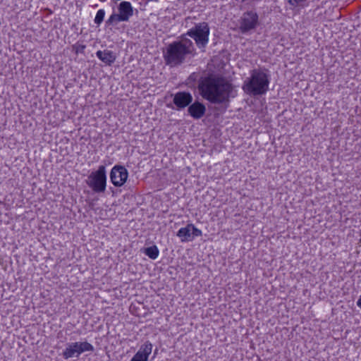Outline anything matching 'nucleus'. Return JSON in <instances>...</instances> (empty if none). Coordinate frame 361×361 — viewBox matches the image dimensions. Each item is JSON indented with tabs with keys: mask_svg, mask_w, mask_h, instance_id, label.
Wrapping results in <instances>:
<instances>
[{
	"mask_svg": "<svg viewBox=\"0 0 361 361\" xmlns=\"http://www.w3.org/2000/svg\"><path fill=\"white\" fill-rule=\"evenodd\" d=\"M119 22H123V20H121V16L118 15V13H113L106 21V24L107 25H116Z\"/></svg>",
	"mask_w": 361,
	"mask_h": 361,
	"instance_id": "17",
	"label": "nucleus"
},
{
	"mask_svg": "<svg viewBox=\"0 0 361 361\" xmlns=\"http://www.w3.org/2000/svg\"><path fill=\"white\" fill-rule=\"evenodd\" d=\"M105 16V11L103 9H99L96 14L94 18V23L97 25H99L104 20V18Z\"/></svg>",
	"mask_w": 361,
	"mask_h": 361,
	"instance_id": "18",
	"label": "nucleus"
},
{
	"mask_svg": "<svg viewBox=\"0 0 361 361\" xmlns=\"http://www.w3.org/2000/svg\"><path fill=\"white\" fill-rule=\"evenodd\" d=\"M195 49L193 42L181 36V39L169 44L166 51L164 52V59L166 65L175 67L181 65L188 55L194 56Z\"/></svg>",
	"mask_w": 361,
	"mask_h": 361,
	"instance_id": "2",
	"label": "nucleus"
},
{
	"mask_svg": "<svg viewBox=\"0 0 361 361\" xmlns=\"http://www.w3.org/2000/svg\"><path fill=\"white\" fill-rule=\"evenodd\" d=\"M270 82L269 75L262 69H253L243 82V90L249 95L259 96L267 93Z\"/></svg>",
	"mask_w": 361,
	"mask_h": 361,
	"instance_id": "3",
	"label": "nucleus"
},
{
	"mask_svg": "<svg viewBox=\"0 0 361 361\" xmlns=\"http://www.w3.org/2000/svg\"><path fill=\"white\" fill-rule=\"evenodd\" d=\"M200 78V77H199V73L195 72L192 73L187 78L185 84L190 88H195L196 82H199Z\"/></svg>",
	"mask_w": 361,
	"mask_h": 361,
	"instance_id": "15",
	"label": "nucleus"
},
{
	"mask_svg": "<svg viewBox=\"0 0 361 361\" xmlns=\"http://www.w3.org/2000/svg\"><path fill=\"white\" fill-rule=\"evenodd\" d=\"M185 35L192 37L200 49H204L209 42V27L204 22L196 24Z\"/></svg>",
	"mask_w": 361,
	"mask_h": 361,
	"instance_id": "5",
	"label": "nucleus"
},
{
	"mask_svg": "<svg viewBox=\"0 0 361 361\" xmlns=\"http://www.w3.org/2000/svg\"><path fill=\"white\" fill-rule=\"evenodd\" d=\"M86 183L94 192H104L106 190V187L105 166L101 165L97 171L92 172L88 176Z\"/></svg>",
	"mask_w": 361,
	"mask_h": 361,
	"instance_id": "4",
	"label": "nucleus"
},
{
	"mask_svg": "<svg viewBox=\"0 0 361 361\" xmlns=\"http://www.w3.org/2000/svg\"><path fill=\"white\" fill-rule=\"evenodd\" d=\"M86 46L85 44L76 43L73 46V50H75V53L78 54L79 53L83 54L85 49Z\"/></svg>",
	"mask_w": 361,
	"mask_h": 361,
	"instance_id": "20",
	"label": "nucleus"
},
{
	"mask_svg": "<svg viewBox=\"0 0 361 361\" xmlns=\"http://www.w3.org/2000/svg\"><path fill=\"white\" fill-rule=\"evenodd\" d=\"M190 232L192 233V239L194 238V237H199L202 235V231L196 228L192 224H190Z\"/></svg>",
	"mask_w": 361,
	"mask_h": 361,
	"instance_id": "19",
	"label": "nucleus"
},
{
	"mask_svg": "<svg viewBox=\"0 0 361 361\" xmlns=\"http://www.w3.org/2000/svg\"><path fill=\"white\" fill-rule=\"evenodd\" d=\"M118 15L123 21H128L133 15V8L128 1H122L118 6Z\"/></svg>",
	"mask_w": 361,
	"mask_h": 361,
	"instance_id": "12",
	"label": "nucleus"
},
{
	"mask_svg": "<svg viewBox=\"0 0 361 361\" xmlns=\"http://www.w3.org/2000/svg\"><path fill=\"white\" fill-rule=\"evenodd\" d=\"M177 236L180 238L181 242L192 240V236L190 232V224H188L185 227L180 228L177 233Z\"/></svg>",
	"mask_w": 361,
	"mask_h": 361,
	"instance_id": "14",
	"label": "nucleus"
},
{
	"mask_svg": "<svg viewBox=\"0 0 361 361\" xmlns=\"http://www.w3.org/2000/svg\"><path fill=\"white\" fill-rule=\"evenodd\" d=\"M94 350V346L87 341L74 342L67 345L62 353V356L64 359L68 360L73 357H79L84 352H93Z\"/></svg>",
	"mask_w": 361,
	"mask_h": 361,
	"instance_id": "6",
	"label": "nucleus"
},
{
	"mask_svg": "<svg viewBox=\"0 0 361 361\" xmlns=\"http://www.w3.org/2000/svg\"><path fill=\"white\" fill-rule=\"evenodd\" d=\"M197 89L202 98L220 104L229 102L233 85L223 77L209 74L200 77Z\"/></svg>",
	"mask_w": 361,
	"mask_h": 361,
	"instance_id": "1",
	"label": "nucleus"
},
{
	"mask_svg": "<svg viewBox=\"0 0 361 361\" xmlns=\"http://www.w3.org/2000/svg\"><path fill=\"white\" fill-rule=\"evenodd\" d=\"M188 112L194 119H200L205 114L206 106L203 103L195 101L189 105Z\"/></svg>",
	"mask_w": 361,
	"mask_h": 361,
	"instance_id": "11",
	"label": "nucleus"
},
{
	"mask_svg": "<svg viewBox=\"0 0 361 361\" xmlns=\"http://www.w3.org/2000/svg\"><path fill=\"white\" fill-rule=\"evenodd\" d=\"M128 177V170L121 165L114 166L110 172V179L116 187H121L124 185Z\"/></svg>",
	"mask_w": 361,
	"mask_h": 361,
	"instance_id": "8",
	"label": "nucleus"
},
{
	"mask_svg": "<svg viewBox=\"0 0 361 361\" xmlns=\"http://www.w3.org/2000/svg\"><path fill=\"white\" fill-rule=\"evenodd\" d=\"M152 350V344L149 341H145L134 355L130 361H148V357Z\"/></svg>",
	"mask_w": 361,
	"mask_h": 361,
	"instance_id": "10",
	"label": "nucleus"
},
{
	"mask_svg": "<svg viewBox=\"0 0 361 361\" xmlns=\"http://www.w3.org/2000/svg\"><path fill=\"white\" fill-rule=\"evenodd\" d=\"M259 17L253 11H247L243 13L240 20V30L242 33L248 32L255 29L258 24Z\"/></svg>",
	"mask_w": 361,
	"mask_h": 361,
	"instance_id": "7",
	"label": "nucleus"
},
{
	"mask_svg": "<svg viewBox=\"0 0 361 361\" xmlns=\"http://www.w3.org/2000/svg\"><path fill=\"white\" fill-rule=\"evenodd\" d=\"M193 97L189 92H178L173 95V102L178 110L184 109L192 102Z\"/></svg>",
	"mask_w": 361,
	"mask_h": 361,
	"instance_id": "9",
	"label": "nucleus"
},
{
	"mask_svg": "<svg viewBox=\"0 0 361 361\" xmlns=\"http://www.w3.org/2000/svg\"><path fill=\"white\" fill-rule=\"evenodd\" d=\"M157 350H158L157 349L155 350L154 354H157Z\"/></svg>",
	"mask_w": 361,
	"mask_h": 361,
	"instance_id": "22",
	"label": "nucleus"
},
{
	"mask_svg": "<svg viewBox=\"0 0 361 361\" xmlns=\"http://www.w3.org/2000/svg\"><path fill=\"white\" fill-rule=\"evenodd\" d=\"M96 56L102 62L107 65H111L116 61V56L115 54L109 50H99L96 53Z\"/></svg>",
	"mask_w": 361,
	"mask_h": 361,
	"instance_id": "13",
	"label": "nucleus"
},
{
	"mask_svg": "<svg viewBox=\"0 0 361 361\" xmlns=\"http://www.w3.org/2000/svg\"><path fill=\"white\" fill-rule=\"evenodd\" d=\"M357 305L361 308V296L360 298L358 299L357 302Z\"/></svg>",
	"mask_w": 361,
	"mask_h": 361,
	"instance_id": "21",
	"label": "nucleus"
},
{
	"mask_svg": "<svg viewBox=\"0 0 361 361\" xmlns=\"http://www.w3.org/2000/svg\"><path fill=\"white\" fill-rule=\"evenodd\" d=\"M159 253V250L156 245L148 247L145 250V254L152 259H157Z\"/></svg>",
	"mask_w": 361,
	"mask_h": 361,
	"instance_id": "16",
	"label": "nucleus"
}]
</instances>
